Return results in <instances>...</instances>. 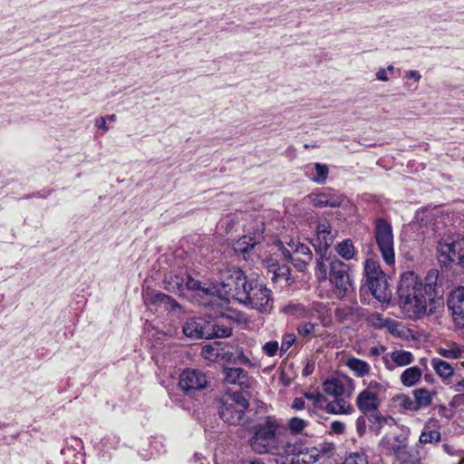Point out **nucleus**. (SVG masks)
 Wrapping results in <instances>:
<instances>
[{
	"label": "nucleus",
	"instance_id": "nucleus-41",
	"mask_svg": "<svg viewBox=\"0 0 464 464\" xmlns=\"http://www.w3.org/2000/svg\"><path fill=\"white\" fill-rule=\"evenodd\" d=\"M363 385L366 387L362 391L373 394L378 398L382 393L386 392V384L376 380H371L368 382L363 381Z\"/></svg>",
	"mask_w": 464,
	"mask_h": 464
},
{
	"label": "nucleus",
	"instance_id": "nucleus-14",
	"mask_svg": "<svg viewBox=\"0 0 464 464\" xmlns=\"http://www.w3.org/2000/svg\"><path fill=\"white\" fill-rule=\"evenodd\" d=\"M280 249L284 256H305L306 259H312L313 254L310 248L300 242L299 238H289L285 242H280Z\"/></svg>",
	"mask_w": 464,
	"mask_h": 464
},
{
	"label": "nucleus",
	"instance_id": "nucleus-62",
	"mask_svg": "<svg viewBox=\"0 0 464 464\" xmlns=\"http://www.w3.org/2000/svg\"><path fill=\"white\" fill-rule=\"evenodd\" d=\"M236 363H242L248 366H253L250 360L243 353L242 351L238 352L237 358L235 360Z\"/></svg>",
	"mask_w": 464,
	"mask_h": 464
},
{
	"label": "nucleus",
	"instance_id": "nucleus-38",
	"mask_svg": "<svg viewBox=\"0 0 464 464\" xmlns=\"http://www.w3.org/2000/svg\"><path fill=\"white\" fill-rule=\"evenodd\" d=\"M256 244L258 243L245 233V235L234 244L233 248L235 252L245 255L248 253L249 250L253 249Z\"/></svg>",
	"mask_w": 464,
	"mask_h": 464
},
{
	"label": "nucleus",
	"instance_id": "nucleus-20",
	"mask_svg": "<svg viewBox=\"0 0 464 464\" xmlns=\"http://www.w3.org/2000/svg\"><path fill=\"white\" fill-rule=\"evenodd\" d=\"M367 285L375 299L380 302H389L392 297V291L386 276L367 283Z\"/></svg>",
	"mask_w": 464,
	"mask_h": 464
},
{
	"label": "nucleus",
	"instance_id": "nucleus-10",
	"mask_svg": "<svg viewBox=\"0 0 464 464\" xmlns=\"http://www.w3.org/2000/svg\"><path fill=\"white\" fill-rule=\"evenodd\" d=\"M207 375L199 370L187 369L179 376V387L186 394L205 389L208 385Z\"/></svg>",
	"mask_w": 464,
	"mask_h": 464
},
{
	"label": "nucleus",
	"instance_id": "nucleus-1",
	"mask_svg": "<svg viewBox=\"0 0 464 464\" xmlns=\"http://www.w3.org/2000/svg\"><path fill=\"white\" fill-rule=\"evenodd\" d=\"M397 294L399 306L410 319L439 314L444 310L443 298L429 296L417 283V275L411 271L401 275Z\"/></svg>",
	"mask_w": 464,
	"mask_h": 464
},
{
	"label": "nucleus",
	"instance_id": "nucleus-26",
	"mask_svg": "<svg viewBox=\"0 0 464 464\" xmlns=\"http://www.w3.org/2000/svg\"><path fill=\"white\" fill-rule=\"evenodd\" d=\"M184 288L188 290L198 292V295L210 297V299H214V289L213 285H206L201 282L194 279L190 276H187L184 281ZM212 304V301L210 302Z\"/></svg>",
	"mask_w": 464,
	"mask_h": 464
},
{
	"label": "nucleus",
	"instance_id": "nucleus-46",
	"mask_svg": "<svg viewBox=\"0 0 464 464\" xmlns=\"http://www.w3.org/2000/svg\"><path fill=\"white\" fill-rule=\"evenodd\" d=\"M307 426L308 421L298 417H293L288 420V429L293 434H301Z\"/></svg>",
	"mask_w": 464,
	"mask_h": 464
},
{
	"label": "nucleus",
	"instance_id": "nucleus-49",
	"mask_svg": "<svg viewBox=\"0 0 464 464\" xmlns=\"http://www.w3.org/2000/svg\"><path fill=\"white\" fill-rule=\"evenodd\" d=\"M285 259L289 260L293 266L300 272H304L308 263L312 259H306L305 256H285Z\"/></svg>",
	"mask_w": 464,
	"mask_h": 464
},
{
	"label": "nucleus",
	"instance_id": "nucleus-64",
	"mask_svg": "<svg viewBox=\"0 0 464 464\" xmlns=\"http://www.w3.org/2000/svg\"><path fill=\"white\" fill-rule=\"evenodd\" d=\"M386 348L382 345L372 346L369 350V355L372 357H377L385 352Z\"/></svg>",
	"mask_w": 464,
	"mask_h": 464
},
{
	"label": "nucleus",
	"instance_id": "nucleus-48",
	"mask_svg": "<svg viewBox=\"0 0 464 464\" xmlns=\"http://www.w3.org/2000/svg\"><path fill=\"white\" fill-rule=\"evenodd\" d=\"M327 307L323 303H312L307 310V314L311 317L323 319L327 314Z\"/></svg>",
	"mask_w": 464,
	"mask_h": 464
},
{
	"label": "nucleus",
	"instance_id": "nucleus-25",
	"mask_svg": "<svg viewBox=\"0 0 464 464\" xmlns=\"http://www.w3.org/2000/svg\"><path fill=\"white\" fill-rule=\"evenodd\" d=\"M344 364L358 378H364L371 373L370 363L355 356L347 357Z\"/></svg>",
	"mask_w": 464,
	"mask_h": 464
},
{
	"label": "nucleus",
	"instance_id": "nucleus-34",
	"mask_svg": "<svg viewBox=\"0 0 464 464\" xmlns=\"http://www.w3.org/2000/svg\"><path fill=\"white\" fill-rule=\"evenodd\" d=\"M364 274L366 276V284L382 276H386L384 272L381 269L379 262L373 259H367L364 264Z\"/></svg>",
	"mask_w": 464,
	"mask_h": 464
},
{
	"label": "nucleus",
	"instance_id": "nucleus-45",
	"mask_svg": "<svg viewBox=\"0 0 464 464\" xmlns=\"http://www.w3.org/2000/svg\"><path fill=\"white\" fill-rule=\"evenodd\" d=\"M371 324L379 328L386 327L390 330L391 333L395 331L397 327V324L394 321L390 319H383L380 314H373L370 319Z\"/></svg>",
	"mask_w": 464,
	"mask_h": 464
},
{
	"label": "nucleus",
	"instance_id": "nucleus-61",
	"mask_svg": "<svg viewBox=\"0 0 464 464\" xmlns=\"http://www.w3.org/2000/svg\"><path fill=\"white\" fill-rule=\"evenodd\" d=\"M304 399H305L304 397V398H302V397L295 398L291 404V407L296 411L304 410L305 407Z\"/></svg>",
	"mask_w": 464,
	"mask_h": 464
},
{
	"label": "nucleus",
	"instance_id": "nucleus-8",
	"mask_svg": "<svg viewBox=\"0 0 464 464\" xmlns=\"http://www.w3.org/2000/svg\"><path fill=\"white\" fill-rule=\"evenodd\" d=\"M241 269L236 266H227L220 271L218 280L213 285L214 298L227 301L229 299V293L236 283L234 274H240Z\"/></svg>",
	"mask_w": 464,
	"mask_h": 464
},
{
	"label": "nucleus",
	"instance_id": "nucleus-52",
	"mask_svg": "<svg viewBox=\"0 0 464 464\" xmlns=\"http://www.w3.org/2000/svg\"><path fill=\"white\" fill-rule=\"evenodd\" d=\"M201 355L204 359H207L208 361H215L217 360L218 356V351L217 348L213 347L212 345H205L201 349Z\"/></svg>",
	"mask_w": 464,
	"mask_h": 464
},
{
	"label": "nucleus",
	"instance_id": "nucleus-50",
	"mask_svg": "<svg viewBox=\"0 0 464 464\" xmlns=\"http://www.w3.org/2000/svg\"><path fill=\"white\" fill-rule=\"evenodd\" d=\"M300 452L301 451L298 446L289 441H286L284 444L280 445V451L278 453H274V455L289 456L295 455Z\"/></svg>",
	"mask_w": 464,
	"mask_h": 464
},
{
	"label": "nucleus",
	"instance_id": "nucleus-18",
	"mask_svg": "<svg viewBox=\"0 0 464 464\" xmlns=\"http://www.w3.org/2000/svg\"><path fill=\"white\" fill-rule=\"evenodd\" d=\"M225 382L230 384H237L241 389H248L252 380L247 372L241 368H225Z\"/></svg>",
	"mask_w": 464,
	"mask_h": 464
},
{
	"label": "nucleus",
	"instance_id": "nucleus-3",
	"mask_svg": "<svg viewBox=\"0 0 464 464\" xmlns=\"http://www.w3.org/2000/svg\"><path fill=\"white\" fill-rule=\"evenodd\" d=\"M374 240L382 257L386 265L395 264L394 237L390 222L382 218H378L374 222Z\"/></svg>",
	"mask_w": 464,
	"mask_h": 464
},
{
	"label": "nucleus",
	"instance_id": "nucleus-7",
	"mask_svg": "<svg viewBox=\"0 0 464 464\" xmlns=\"http://www.w3.org/2000/svg\"><path fill=\"white\" fill-rule=\"evenodd\" d=\"M379 450L382 453L394 456L401 464H419L420 457L418 452L408 444L405 446L390 447L387 439H382L379 442Z\"/></svg>",
	"mask_w": 464,
	"mask_h": 464
},
{
	"label": "nucleus",
	"instance_id": "nucleus-13",
	"mask_svg": "<svg viewBox=\"0 0 464 464\" xmlns=\"http://www.w3.org/2000/svg\"><path fill=\"white\" fill-rule=\"evenodd\" d=\"M414 360L412 353L409 351L395 350L382 357L385 368L389 371L396 367H403L411 364Z\"/></svg>",
	"mask_w": 464,
	"mask_h": 464
},
{
	"label": "nucleus",
	"instance_id": "nucleus-44",
	"mask_svg": "<svg viewBox=\"0 0 464 464\" xmlns=\"http://www.w3.org/2000/svg\"><path fill=\"white\" fill-rule=\"evenodd\" d=\"M245 215L243 213H235L232 215L227 216L224 219L220 221L221 227H224L226 231L229 233L234 229L236 225L238 224L240 220L244 219Z\"/></svg>",
	"mask_w": 464,
	"mask_h": 464
},
{
	"label": "nucleus",
	"instance_id": "nucleus-51",
	"mask_svg": "<svg viewBox=\"0 0 464 464\" xmlns=\"http://www.w3.org/2000/svg\"><path fill=\"white\" fill-rule=\"evenodd\" d=\"M315 450L317 451L316 455L312 456L314 458V461H316L319 459V452L327 457L333 456L335 451V445L332 442H324L320 445L319 450L315 449Z\"/></svg>",
	"mask_w": 464,
	"mask_h": 464
},
{
	"label": "nucleus",
	"instance_id": "nucleus-39",
	"mask_svg": "<svg viewBox=\"0 0 464 464\" xmlns=\"http://www.w3.org/2000/svg\"><path fill=\"white\" fill-rule=\"evenodd\" d=\"M395 401L397 406L400 409L401 412L406 413L408 411H417L418 409L416 407L414 400H412L410 396L401 394L396 397Z\"/></svg>",
	"mask_w": 464,
	"mask_h": 464
},
{
	"label": "nucleus",
	"instance_id": "nucleus-55",
	"mask_svg": "<svg viewBox=\"0 0 464 464\" xmlns=\"http://www.w3.org/2000/svg\"><path fill=\"white\" fill-rule=\"evenodd\" d=\"M314 328H315V325L314 324H312V323H304L303 324H300L298 327H297V332L298 334L303 336V337H307L309 336L312 333H314Z\"/></svg>",
	"mask_w": 464,
	"mask_h": 464
},
{
	"label": "nucleus",
	"instance_id": "nucleus-32",
	"mask_svg": "<svg viewBox=\"0 0 464 464\" xmlns=\"http://www.w3.org/2000/svg\"><path fill=\"white\" fill-rule=\"evenodd\" d=\"M369 420L372 422V429L376 434H380L384 426L391 428L395 426V420L392 417L383 416L377 411L370 415Z\"/></svg>",
	"mask_w": 464,
	"mask_h": 464
},
{
	"label": "nucleus",
	"instance_id": "nucleus-22",
	"mask_svg": "<svg viewBox=\"0 0 464 464\" xmlns=\"http://www.w3.org/2000/svg\"><path fill=\"white\" fill-rule=\"evenodd\" d=\"M380 403V398L364 391L359 392L356 398V406L364 414L377 411Z\"/></svg>",
	"mask_w": 464,
	"mask_h": 464
},
{
	"label": "nucleus",
	"instance_id": "nucleus-17",
	"mask_svg": "<svg viewBox=\"0 0 464 464\" xmlns=\"http://www.w3.org/2000/svg\"><path fill=\"white\" fill-rule=\"evenodd\" d=\"M439 275L437 269H431L427 273L424 281L417 276V283L430 297L442 298V294L440 293L438 285Z\"/></svg>",
	"mask_w": 464,
	"mask_h": 464
},
{
	"label": "nucleus",
	"instance_id": "nucleus-53",
	"mask_svg": "<svg viewBox=\"0 0 464 464\" xmlns=\"http://www.w3.org/2000/svg\"><path fill=\"white\" fill-rule=\"evenodd\" d=\"M279 343L277 341H269V342H266L263 346H262V351L267 355V356H270V357H273L275 356L278 350H279Z\"/></svg>",
	"mask_w": 464,
	"mask_h": 464
},
{
	"label": "nucleus",
	"instance_id": "nucleus-59",
	"mask_svg": "<svg viewBox=\"0 0 464 464\" xmlns=\"http://www.w3.org/2000/svg\"><path fill=\"white\" fill-rule=\"evenodd\" d=\"M345 431V425L340 420H334L330 425V432L334 434H343Z\"/></svg>",
	"mask_w": 464,
	"mask_h": 464
},
{
	"label": "nucleus",
	"instance_id": "nucleus-43",
	"mask_svg": "<svg viewBox=\"0 0 464 464\" xmlns=\"http://www.w3.org/2000/svg\"><path fill=\"white\" fill-rule=\"evenodd\" d=\"M343 464H369V460L365 452L360 450L348 453Z\"/></svg>",
	"mask_w": 464,
	"mask_h": 464
},
{
	"label": "nucleus",
	"instance_id": "nucleus-28",
	"mask_svg": "<svg viewBox=\"0 0 464 464\" xmlns=\"http://www.w3.org/2000/svg\"><path fill=\"white\" fill-rule=\"evenodd\" d=\"M430 363L436 374L445 384H449L454 374V369L451 364L440 358H432Z\"/></svg>",
	"mask_w": 464,
	"mask_h": 464
},
{
	"label": "nucleus",
	"instance_id": "nucleus-63",
	"mask_svg": "<svg viewBox=\"0 0 464 464\" xmlns=\"http://www.w3.org/2000/svg\"><path fill=\"white\" fill-rule=\"evenodd\" d=\"M95 126L98 129L102 130L103 132H107L109 130V127L106 123V118L105 117H99L95 120Z\"/></svg>",
	"mask_w": 464,
	"mask_h": 464
},
{
	"label": "nucleus",
	"instance_id": "nucleus-36",
	"mask_svg": "<svg viewBox=\"0 0 464 464\" xmlns=\"http://www.w3.org/2000/svg\"><path fill=\"white\" fill-rule=\"evenodd\" d=\"M184 281L185 277L176 275H169L164 280L165 288L169 292L181 295L182 291L184 290Z\"/></svg>",
	"mask_w": 464,
	"mask_h": 464
},
{
	"label": "nucleus",
	"instance_id": "nucleus-23",
	"mask_svg": "<svg viewBox=\"0 0 464 464\" xmlns=\"http://www.w3.org/2000/svg\"><path fill=\"white\" fill-rule=\"evenodd\" d=\"M206 321L202 318H191L183 326V333L186 336L195 339L205 338Z\"/></svg>",
	"mask_w": 464,
	"mask_h": 464
},
{
	"label": "nucleus",
	"instance_id": "nucleus-42",
	"mask_svg": "<svg viewBox=\"0 0 464 464\" xmlns=\"http://www.w3.org/2000/svg\"><path fill=\"white\" fill-rule=\"evenodd\" d=\"M315 174L311 179L316 184H324L329 174V169L327 165L322 163H314Z\"/></svg>",
	"mask_w": 464,
	"mask_h": 464
},
{
	"label": "nucleus",
	"instance_id": "nucleus-4",
	"mask_svg": "<svg viewBox=\"0 0 464 464\" xmlns=\"http://www.w3.org/2000/svg\"><path fill=\"white\" fill-rule=\"evenodd\" d=\"M247 408L248 401L244 395L235 392L223 401L219 415L230 425H242L246 422L245 411Z\"/></svg>",
	"mask_w": 464,
	"mask_h": 464
},
{
	"label": "nucleus",
	"instance_id": "nucleus-19",
	"mask_svg": "<svg viewBox=\"0 0 464 464\" xmlns=\"http://www.w3.org/2000/svg\"><path fill=\"white\" fill-rule=\"evenodd\" d=\"M440 425L438 420L430 419L422 429L419 441L421 444L437 443L440 440Z\"/></svg>",
	"mask_w": 464,
	"mask_h": 464
},
{
	"label": "nucleus",
	"instance_id": "nucleus-60",
	"mask_svg": "<svg viewBox=\"0 0 464 464\" xmlns=\"http://www.w3.org/2000/svg\"><path fill=\"white\" fill-rule=\"evenodd\" d=\"M356 431L360 437L363 436L366 431V420L363 416L357 418L355 421Z\"/></svg>",
	"mask_w": 464,
	"mask_h": 464
},
{
	"label": "nucleus",
	"instance_id": "nucleus-5",
	"mask_svg": "<svg viewBox=\"0 0 464 464\" xmlns=\"http://www.w3.org/2000/svg\"><path fill=\"white\" fill-rule=\"evenodd\" d=\"M349 266L339 259L330 262L329 279L333 285V294L338 299H343L353 289V283L348 273Z\"/></svg>",
	"mask_w": 464,
	"mask_h": 464
},
{
	"label": "nucleus",
	"instance_id": "nucleus-15",
	"mask_svg": "<svg viewBox=\"0 0 464 464\" xmlns=\"http://www.w3.org/2000/svg\"><path fill=\"white\" fill-rule=\"evenodd\" d=\"M346 382L351 385L350 391H347L345 383L339 378H329L323 382L324 392L334 397H342L346 393L351 394L353 390V381L351 378H347Z\"/></svg>",
	"mask_w": 464,
	"mask_h": 464
},
{
	"label": "nucleus",
	"instance_id": "nucleus-11",
	"mask_svg": "<svg viewBox=\"0 0 464 464\" xmlns=\"http://www.w3.org/2000/svg\"><path fill=\"white\" fill-rule=\"evenodd\" d=\"M447 304L456 325L464 328V286L453 290Z\"/></svg>",
	"mask_w": 464,
	"mask_h": 464
},
{
	"label": "nucleus",
	"instance_id": "nucleus-21",
	"mask_svg": "<svg viewBox=\"0 0 464 464\" xmlns=\"http://www.w3.org/2000/svg\"><path fill=\"white\" fill-rule=\"evenodd\" d=\"M234 278L236 279V283L231 289V293H229V298L233 297L239 303H242L243 300H248V289L250 283L253 281H247L246 276L243 271H241L238 276L237 274H234Z\"/></svg>",
	"mask_w": 464,
	"mask_h": 464
},
{
	"label": "nucleus",
	"instance_id": "nucleus-12",
	"mask_svg": "<svg viewBox=\"0 0 464 464\" xmlns=\"http://www.w3.org/2000/svg\"><path fill=\"white\" fill-rule=\"evenodd\" d=\"M311 204L316 208H338L349 204V201L342 194L323 192L314 195L311 198Z\"/></svg>",
	"mask_w": 464,
	"mask_h": 464
},
{
	"label": "nucleus",
	"instance_id": "nucleus-40",
	"mask_svg": "<svg viewBox=\"0 0 464 464\" xmlns=\"http://www.w3.org/2000/svg\"><path fill=\"white\" fill-rule=\"evenodd\" d=\"M304 397L313 403L314 409L323 410L326 403V397L319 392H305Z\"/></svg>",
	"mask_w": 464,
	"mask_h": 464
},
{
	"label": "nucleus",
	"instance_id": "nucleus-54",
	"mask_svg": "<svg viewBox=\"0 0 464 464\" xmlns=\"http://www.w3.org/2000/svg\"><path fill=\"white\" fill-rule=\"evenodd\" d=\"M394 71L393 65H389L387 68H381L375 73V77L377 80L382 82H388L390 80L388 74L392 73Z\"/></svg>",
	"mask_w": 464,
	"mask_h": 464
},
{
	"label": "nucleus",
	"instance_id": "nucleus-35",
	"mask_svg": "<svg viewBox=\"0 0 464 464\" xmlns=\"http://www.w3.org/2000/svg\"><path fill=\"white\" fill-rule=\"evenodd\" d=\"M412 394L418 411L422 408H427L432 403L433 395L427 389H416L412 392Z\"/></svg>",
	"mask_w": 464,
	"mask_h": 464
},
{
	"label": "nucleus",
	"instance_id": "nucleus-9",
	"mask_svg": "<svg viewBox=\"0 0 464 464\" xmlns=\"http://www.w3.org/2000/svg\"><path fill=\"white\" fill-rule=\"evenodd\" d=\"M438 252L444 261L464 266V238L450 241L443 239L438 245Z\"/></svg>",
	"mask_w": 464,
	"mask_h": 464
},
{
	"label": "nucleus",
	"instance_id": "nucleus-56",
	"mask_svg": "<svg viewBox=\"0 0 464 464\" xmlns=\"http://www.w3.org/2000/svg\"><path fill=\"white\" fill-rule=\"evenodd\" d=\"M295 342V336L293 334H286L284 335L280 351L285 353Z\"/></svg>",
	"mask_w": 464,
	"mask_h": 464
},
{
	"label": "nucleus",
	"instance_id": "nucleus-16",
	"mask_svg": "<svg viewBox=\"0 0 464 464\" xmlns=\"http://www.w3.org/2000/svg\"><path fill=\"white\" fill-rule=\"evenodd\" d=\"M246 224L244 227V231L246 234L251 237L252 239L260 243L264 238L263 233L265 231V221L264 218L261 216H246Z\"/></svg>",
	"mask_w": 464,
	"mask_h": 464
},
{
	"label": "nucleus",
	"instance_id": "nucleus-58",
	"mask_svg": "<svg viewBox=\"0 0 464 464\" xmlns=\"http://www.w3.org/2000/svg\"><path fill=\"white\" fill-rule=\"evenodd\" d=\"M392 439V442H397L398 446H405L408 444V433L401 432L399 434L393 433L390 435Z\"/></svg>",
	"mask_w": 464,
	"mask_h": 464
},
{
	"label": "nucleus",
	"instance_id": "nucleus-47",
	"mask_svg": "<svg viewBox=\"0 0 464 464\" xmlns=\"http://www.w3.org/2000/svg\"><path fill=\"white\" fill-rule=\"evenodd\" d=\"M437 353L446 358L459 359L462 357V351L456 344H452L448 348L439 347Z\"/></svg>",
	"mask_w": 464,
	"mask_h": 464
},
{
	"label": "nucleus",
	"instance_id": "nucleus-6",
	"mask_svg": "<svg viewBox=\"0 0 464 464\" xmlns=\"http://www.w3.org/2000/svg\"><path fill=\"white\" fill-rule=\"evenodd\" d=\"M247 297L248 300H243L241 304L266 311L269 307L271 291L262 283L255 281L250 283Z\"/></svg>",
	"mask_w": 464,
	"mask_h": 464
},
{
	"label": "nucleus",
	"instance_id": "nucleus-37",
	"mask_svg": "<svg viewBox=\"0 0 464 464\" xmlns=\"http://www.w3.org/2000/svg\"><path fill=\"white\" fill-rule=\"evenodd\" d=\"M335 250L340 256L345 260H351L355 255L354 246L350 239L343 240L335 246Z\"/></svg>",
	"mask_w": 464,
	"mask_h": 464
},
{
	"label": "nucleus",
	"instance_id": "nucleus-29",
	"mask_svg": "<svg viewBox=\"0 0 464 464\" xmlns=\"http://www.w3.org/2000/svg\"><path fill=\"white\" fill-rule=\"evenodd\" d=\"M268 273L272 274V281L275 283L284 284L285 285L291 283V269L286 265H273L269 267Z\"/></svg>",
	"mask_w": 464,
	"mask_h": 464
},
{
	"label": "nucleus",
	"instance_id": "nucleus-2",
	"mask_svg": "<svg viewBox=\"0 0 464 464\" xmlns=\"http://www.w3.org/2000/svg\"><path fill=\"white\" fill-rule=\"evenodd\" d=\"M279 433V422L272 417L266 418L254 427V433L249 440L251 449L258 454L278 453L280 451Z\"/></svg>",
	"mask_w": 464,
	"mask_h": 464
},
{
	"label": "nucleus",
	"instance_id": "nucleus-27",
	"mask_svg": "<svg viewBox=\"0 0 464 464\" xmlns=\"http://www.w3.org/2000/svg\"><path fill=\"white\" fill-rule=\"evenodd\" d=\"M316 235L318 240L324 246L328 247L335 237V233L332 229L330 221L326 219L319 220L316 226Z\"/></svg>",
	"mask_w": 464,
	"mask_h": 464
},
{
	"label": "nucleus",
	"instance_id": "nucleus-31",
	"mask_svg": "<svg viewBox=\"0 0 464 464\" xmlns=\"http://www.w3.org/2000/svg\"><path fill=\"white\" fill-rule=\"evenodd\" d=\"M143 299L144 302L147 304H158V303H164V304H169L171 306H177L178 304L175 300H173L170 296L160 293L159 291L147 288L143 291Z\"/></svg>",
	"mask_w": 464,
	"mask_h": 464
},
{
	"label": "nucleus",
	"instance_id": "nucleus-30",
	"mask_svg": "<svg viewBox=\"0 0 464 464\" xmlns=\"http://www.w3.org/2000/svg\"><path fill=\"white\" fill-rule=\"evenodd\" d=\"M206 328L205 339L225 338L230 336L232 334L230 327L218 323L206 322Z\"/></svg>",
	"mask_w": 464,
	"mask_h": 464
},
{
	"label": "nucleus",
	"instance_id": "nucleus-33",
	"mask_svg": "<svg viewBox=\"0 0 464 464\" xmlns=\"http://www.w3.org/2000/svg\"><path fill=\"white\" fill-rule=\"evenodd\" d=\"M422 372L417 366L407 368L401 374V382L406 387H412L416 385L421 378Z\"/></svg>",
	"mask_w": 464,
	"mask_h": 464
},
{
	"label": "nucleus",
	"instance_id": "nucleus-24",
	"mask_svg": "<svg viewBox=\"0 0 464 464\" xmlns=\"http://www.w3.org/2000/svg\"><path fill=\"white\" fill-rule=\"evenodd\" d=\"M323 410L333 415H350L354 411L352 404L343 398H338L332 401H326Z\"/></svg>",
	"mask_w": 464,
	"mask_h": 464
},
{
	"label": "nucleus",
	"instance_id": "nucleus-57",
	"mask_svg": "<svg viewBox=\"0 0 464 464\" xmlns=\"http://www.w3.org/2000/svg\"><path fill=\"white\" fill-rule=\"evenodd\" d=\"M315 276L320 281L325 280L327 277L325 266L321 259H316Z\"/></svg>",
	"mask_w": 464,
	"mask_h": 464
}]
</instances>
